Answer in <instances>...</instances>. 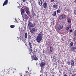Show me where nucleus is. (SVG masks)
<instances>
[{
  "label": "nucleus",
  "mask_w": 76,
  "mask_h": 76,
  "mask_svg": "<svg viewBox=\"0 0 76 76\" xmlns=\"http://www.w3.org/2000/svg\"><path fill=\"white\" fill-rule=\"evenodd\" d=\"M37 31V30H36V31Z\"/></svg>",
  "instance_id": "51"
},
{
  "label": "nucleus",
  "mask_w": 76,
  "mask_h": 76,
  "mask_svg": "<svg viewBox=\"0 0 76 76\" xmlns=\"http://www.w3.org/2000/svg\"><path fill=\"white\" fill-rule=\"evenodd\" d=\"M21 14L22 16L24 15V9H22L21 10Z\"/></svg>",
  "instance_id": "19"
},
{
  "label": "nucleus",
  "mask_w": 76,
  "mask_h": 76,
  "mask_svg": "<svg viewBox=\"0 0 76 76\" xmlns=\"http://www.w3.org/2000/svg\"><path fill=\"white\" fill-rule=\"evenodd\" d=\"M32 58H33V59H34V60L35 61H37V60H38V58L37 57L35 56H33Z\"/></svg>",
  "instance_id": "10"
},
{
  "label": "nucleus",
  "mask_w": 76,
  "mask_h": 76,
  "mask_svg": "<svg viewBox=\"0 0 76 76\" xmlns=\"http://www.w3.org/2000/svg\"><path fill=\"white\" fill-rule=\"evenodd\" d=\"M53 7L54 9H57V5L54 4L53 5Z\"/></svg>",
  "instance_id": "20"
},
{
  "label": "nucleus",
  "mask_w": 76,
  "mask_h": 76,
  "mask_svg": "<svg viewBox=\"0 0 76 76\" xmlns=\"http://www.w3.org/2000/svg\"><path fill=\"white\" fill-rule=\"evenodd\" d=\"M64 76H67V75H66V74H64Z\"/></svg>",
  "instance_id": "39"
},
{
  "label": "nucleus",
  "mask_w": 76,
  "mask_h": 76,
  "mask_svg": "<svg viewBox=\"0 0 76 76\" xmlns=\"http://www.w3.org/2000/svg\"><path fill=\"white\" fill-rule=\"evenodd\" d=\"M15 70H16V69H15Z\"/></svg>",
  "instance_id": "53"
},
{
  "label": "nucleus",
  "mask_w": 76,
  "mask_h": 76,
  "mask_svg": "<svg viewBox=\"0 0 76 76\" xmlns=\"http://www.w3.org/2000/svg\"><path fill=\"white\" fill-rule=\"evenodd\" d=\"M69 32L70 33L72 32H73V30L72 29H71L70 31H69Z\"/></svg>",
  "instance_id": "32"
},
{
  "label": "nucleus",
  "mask_w": 76,
  "mask_h": 76,
  "mask_svg": "<svg viewBox=\"0 0 76 76\" xmlns=\"http://www.w3.org/2000/svg\"><path fill=\"white\" fill-rule=\"evenodd\" d=\"M28 37V34H27V33H25L24 34V38H27Z\"/></svg>",
  "instance_id": "21"
},
{
  "label": "nucleus",
  "mask_w": 76,
  "mask_h": 76,
  "mask_svg": "<svg viewBox=\"0 0 76 76\" xmlns=\"http://www.w3.org/2000/svg\"><path fill=\"white\" fill-rule=\"evenodd\" d=\"M76 44V42L74 43V44Z\"/></svg>",
  "instance_id": "47"
},
{
  "label": "nucleus",
  "mask_w": 76,
  "mask_h": 76,
  "mask_svg": "<svg viewBox=\"0 0 76 76\" xmlns=\"http://www.w3.org/2000/svg\"><path fill=\"white\" fill-rule=\"evenodd\" d=\"M45 63H44V62H41L40 64V66L41 67H44L45 65Z\"/></svg>",
  "instance_id": "8"
},
{
  "label": "nucleus",
  "mask_w": 76,
  "mask_h": 76,
  "mask_svg": "<svg viewBox=\"0 0 76 76\" xmlns=\"http://www.w3.org/2000/svg\"><path fill=\"white\" fill-rule=\"evenodd\" d=\"M6 73L7 74V75H9V71H6Z\"/></svg>",
  "instance_id": "33"
},
{
  "label": "nucleus",
  "mask_w": 76,
  "mask_h": 76,
  "mask_svg": "<svg viewBox=\"0 0 76 76\" xmlns=\"http://www.w3.org/2000/svg\"><path fill=\"white\" fill-rule=\"evenodd\" d=\"M50 53H52V52H53V47L52 46H50Z\"/></svg>",
  "instance_id": "22"
},
{
  "label": "nucleus",
  "mask_w": 76,
  "mask_h": 76,
  "mask_svg": "<svg viewBox=\"0 0 76 76\" xmlns=\"http://www.w3.org/2000/svg\"><path fill=\"white\" fill-rule=\"evenodd\" d=\"M25 1V0H23V2H25V1Z\"/></svg>",
  "instance_id": "40"
},
{
  "label": "nucleus",
  "mask_w": 76,
  "mask_h": 76,
  "mask_svg": "<svg viewBox=\"0 0 76 76\" xmlns=\"http://www.w3.org/2000/svg\"><path fill=\"white\" fill-rule=\"evenodd\" d=\"M65 18H66V16L64 15H61L59 17V19L60 20L64 19H65Z\"/></svg>",
  "instance_id": "3"
},
{
  "label": "nucleus",
  "mask_w": 76,
  "mask_h": 76,
  "mask_svg": "<svg viewBox=\"0 0 76 76\" xmlns=\"http://www.w3.org/2000/svg\"><path fill=\"white\" fill-rule=\"evenodd\" d=\"M31 52L30 53V54L31 55V58H32V57H33V56H34V54H35L34 53H33V52H32V50H31Z\"/></svg>",
  "instance_id": "16"
},
{
  "label": "nucleus",
  "mask_w": 76,
  "mask_h": 76,
  "mask_svg": "<svg viewBox=\"0 0 76 76\" xmlns=\"http://www.w3.org/2000/svg\"><path fill=\"white\" fill-rule=\"evenodd\" d=\"M43 7L44 9L47 8V3L45 2H44L43 3Z\"/></svg>",
  "instance_id": "6"
},
{
  "label": "nucleus",
  "mask_w": 76,
  "mask_h": 76,
  "mask_svg": "<svg viewBox=\"0 0 76 76\" xmlns=\"http://www.w3.org/2000/svg\"><path fill=\"white\" fill-rule=\"evenodd\" d=\"M21 40H22V41H25V39H23V38H21Z\"/></svg>",
  "instance_id": "35"
},
{
  "label": "nucleus",
  "mask_w": 76,
  "mask_h": 76,
  "mask_svg": "<svg viewBox=\"0 0 76 76\" xmlns=\"http://www.w3.org/2000/svg\"><path fill=\"white\" fill-rule=\"evenodd\" d=\"M33 25L34 26H35V25H36V23H34Z\"/></svg>",
  "instance_id": "36"
},
{
  "label": "nucleus",
  "mask_w": 76,
  "mask_h": 76,
  "mask_svg": "<svg viewBox=\"0 0 76 76\" xmlns=\"http://www.w3.org/2000/svg\"><path fill=\"white\" fill-rule=\"evenodd\" d=\"M70 63L72 66H74L75 65V63H74V61L73 60H71Z\"/></svg>",
  "instance_id": "14"
},
{
  "label": "nucleus",
  "mask_w": 76,
  "mask_h": 76,
  "mask_svg": "<svg viewBox=\"0 0 76 76\" xmlns=\"http://www.w3.org/2000/svg\"><path fill=\"white\" fill-rule=\"evenodd\" d=\"M29 45L30 48V50H32V48H33V47H32V44H31V42H29Z\"/></svg>",
  "instance_id": "17"
},
{
  "label": "nucleus",
  "mask_w": 76,
  "mask_h": 76,
  "mask_svg": "<svg viewBox=\"0 0 76 76\" xmlns=\"http://www.w3.org/2000/svg\"><path fill=\"white\" fill-rule=\"evenodd\" d=\"M28 71H26V74L27 73H28Z\"/></svg>",
  "instance_id": "44"
},
{
  "label": "nucleus",
  "mask_w": 76,
  "mask_h": 76,
  "mask_svg": "<svg viewBox=\"0 0 76 76\" xmlns=\"http://www.w3.org/2000/svg\"><path fill=\"white\" fill-rule=\"evenodd\" d=\"M25 44V45H26V43Z\"/></svg>",
  "instance_id": "50"
},
{
  "label": "nucleus",
  "mask_w": 76,
  "mask_h": 76,
  "mask_svg": "<svg viewBox=\"0 0 76 76\" xmlns=\"http://www.w3.org/2000/svg\"><path fill=\"white\" fill-rule=\"evenodd\" d=\"M26 8L27 10H25L26 12V14H27V15L28 16H29V14H30V12H29V10H28V7H26Z\"/></svg>",
  "instance_id": "7"
},
{
  "label": "nucleus",
  "mask_w": 76,
  "mask_h": 76,
  "mask_svg": "<svg viewBox=\"0 0 76 76\" xmlns=\"http://www.w3.org/2000/svg\"><path fill=\"white\" fill-rule=\"evenodd\" d=\"M28 70H29V68H28Z\"/></svg>",
  "instance_id": "46"
},
{
  "label": "nucleus",
  "mask_w": 76,
  "mask_h": 76,
  "mask_svg": "<svg viewBox=\"0 0 76 76\" xmlns=\"http://www.w3.org/2000/svg\"><path fill=\"white\" fill-rule=\"evenodd\" d=\"M67 22L69 23H71V20H70V18H68L67 19Z\"/></svg>",
  "instance_id": "25"
},
{
  "label": "nucleus",
  "mask_w": 76,
  "mask_h": 76,
  "mask_svg": "<svg viewBox=\"0 0 76 76\" xmlns=\"http://www.w3.org/2000/svg\"><path fill=\"white\" fill-rule=\"evenodd\" d=\"M72 76H75L74 75H72Z\"/></svg>",
  "instance_id": "43"
},
{
  "label": "nucleus",
  "mask_w": 76,
  "mask_h": 76,
  "mask_svg": "<svg viewBox=\"0 0 76 76\" xmlns=\"http://www.w3.org/2000/svg\"><path fill=\"white\" fill-rule=\"evenodd\" d=\"M63 26L62 25H60L58 26V30L59 31L61 29L63 28Z\"/></svg>",
  "instance_id": "13"
},
{
  "label": "nucleus",
  "mask_w": 76,
  "mask_h": 76,
  "mask_svg": "<svg viewBox=\"0 0 76 76\" xmlns=\"http://www.w3.org/2000/svg\"><path fill=\"white\" fill-rule=\"evenodd\" d=\"M38 3L39 5L40 6H42V3H43V2H42V0H38Z\"/></svg>",
  "instance_id": "5"
},
{
  "label": "nucleus",
  "mask_w": 76,
  "mask_h": 76,
  "mask_svg": "<svg viewBox=\"0 0 76 76\" xmlns=\"http://www.w3.org/2000/svg\"><path fill=\"white\" fill-rule=\"evenodd\" d=\"M75 1L76 2V0H75Z\"/></svg>",
  "instance_id": "48"
},
{
  "label": "nucleus",
  "mask_w": 76,
  "mask_h": 76,
  "mask_svg": "<svg viewBox=\"0 0 76 76\" xmlns=\"http://www.w3.org/2000/svg\"><path fill=\"white\" fill-rule=\"evenodd\" d=\"M20 76H22V75H21Z\"/></svg>",
  "instance_id": "52"
},
{
  "label": "nucleus",
  "mask_w": 76,
  "mask_h": 76,
  "mask_svg": "<svg viewBox=\"0 0 76 76\" xmlns=\"http://www.w3.org/2000/svg\"><path fill=\"white\" fill-rule=\"evenodd\" d=\"M10 27L11 28H14L15 27V25H11L10 26Z\"/></svg>",
  "instance_id": "29"
},
{
  "label": "nucleus",
  "mask_w": 76,
  "mask_h": 76,
  "mask_svg": "<svg viewBox=\"0 0 76 76\" xmlns=\"http://www.w3.org/2000/svg\"><path fill=\"white\" fill-rule=\"evenodd\" d=\"M74 39H75V40H76V37H74Z\"/></svg>",
  "instance_id": "38"
},
{
  "label": "nucleus",
  "mask_w": 76,
  "mask_h": 76,
  "mask_svg": "<svg viewBox=\"0 0 76 76\" xmlns=\"http://www.w3.org/2000/svg\"><path fill=\"white\" fill-rule=\"evenodd\" d=\"M31 13L32 14V16H35V11H34V10H31Z\"/></svg>",
  "instance_id": "11"
},
{
  "label": "nucleus",
  "mask_w": 76,
  "mask_h": 76,
  "mask_svg": "<svg viewBox=\"0 0 76 76\" xmlns=\"http://www.w3.org/2000/svg\"><path fill=\"white\" fill-rule=\"evenodd\" d=\"M44 31H43L42 30L41 32L39 33L37 37L36 38V41L38 43H40V41L42 40V35H43V33Z\"/></svg>",
  "instance_id": "1"
},
{
  "label": "nucleus",
  "mask_w": 76,
  "mask_h": 76,
  "mask_svg": "<svg viewBox=\"0 0 76 76\" xmlns=\"http://www.w3.org/2000/svg\"><path fill=\"white\" fill-rule=\"evenodd\" d=\"M53 59L54 60H56V58H57V57L56 56H53Z\"/></svg>",
  "instance_id": "24"
},
{
  "label": "nucleus",
  "mask_w": 76,
  "mask_h": 76,
  "mask_svg": "<svg viewBox=\"0 0 76 76\" xmlns=\"http://www.w3.org/2000/svg\"><path fill=\"white\" fill-rule=\"evenodd\" d=\"M28 22L27 25L29 28V30H31V28H34V26L33 23H31V21L28 20Z\"/></svg>",
  "instance_id": "2"
},
{
  "label": "nucleus",
  "mask_w": 76,
  "mask_h": 76,
  "mask_svg": "<svg viewBox=\"0 0 76 76\" xmlns=\"http://www.w3.org/2000/svg\"><path fill=\"white\" fill-rule=\"evenodd\" d=\"M73 45V42H71L69 44L70 47H72Z\"/></svg>",
  "instance_id": "26"
},
{
  "label": "nucleus",
  "mask_w": 76,
  "mask_h": 76,
  "mask_svg": "<svg viewBox=\"0 0 76 76\" xmlns=\"http://www.w3.org/2000/svg\"><path fill=\"white\" fill-rule=\"evenodd\" d=\"M31 36L30 35H28V38L29 39H31Z\"/></svg>",
  "instance_id": "31"
},
{
  "label": "nucleus",
  "mask_w": 76,
  "mask_h": 76,
  "mask_svg": "<svg viewBox=\"0 0 76 76\" xmlns=\"http://www.w3.org/2000/svg\"><path fill=\"white\" fill-rule=\"evenodd\" d=\"M0 76H4L2 75H0Z\"/></svg>",
  "instance_id": "45"
},
{
  "label": "nucleus",
  "mask_w": 76,
  "mask_h": 76,
  "mask_svg": "<svg viewBox=\"0 0 76 76\" xmlns=\"http://www.w3.org/2000/svg\"><path fill=\"white\" fill-rule=\"evenodd\" d=\"M57 13V12L55 11L53 13L52 15L53 16H56V14Z\"/></svg>",
  "instance_id": "23"
},
{
  "label": "nucleus",
  "mask_w": 76,
  "mask_h": 76,
  "mask_svg": "<svg viewBox=\"0 0 76 76\" xmlns=\"http://www.w3.org/2000/svg\"><path fill=\"white\" fill-rule=\"evenodd\" d=\"M60 12H61V11L60 10H57V13H60Z\"/></svg>",
  "instance_id": "30"
},
{
  "label": "nucleus",
  "mask_w": 76,
  "mask_h": 76,
  "mask_svg": "<svg viewBox=\"0 0 76 76\" xmlns=\"http://www.w3.org/2000/svg\"><path fill=\"white\" fill-rule=\"evenodd\" d=\"M54 0H50V1L52 3H53V2H54Z\"/></svg>",
  "instance_id": "34"
},
{
  "label": "nucleus",
  "mask_w": 76,
  "mask_h": 76,
  "mask_svg": "<svg viewBox=\"0 0 76 76\" xmlns=\"http://www.w3.org/2000/svg\"><path fill=\"white\" fill-rule=\"evenodd\" d=\"M30 30V32L31 33V34H35V31L36 30V29L35 28H31V30Z\"/></svg>",
  "instance_id": "4"
},
{
  "label": "nucleus",
  "mask_w": 76,
  "mask_h": 76,
  "mask_svg": "<svg viewBox=\"0 0 76 76\" xmlns=\"http://www.w3.org/2000/svg\"><path fill=\"white\" fill-rule=\"evenodd\" d=\"M67 12H69V9H68L67 10Z\"/></svg>",
  "instance_id": "42"
},
{
  "label": "nucleus",
  "mask_w": 76,
  "mask_h": 76,
  "mask_svg": "<svg viewBox=\"0 0 76 76\" xmlns=\"http://www.w3.org/2000/svg\"><path fill=\"white\" fill-rule=\"evenodd\" d=\"M70 50L72 51H73L74 52L75 51H76V47L74 46L72 47L71 48Z\"/></svg>",
  "instance_id": "9"
},
{
  "label": "nucleus",
  "mask_w": 76,
  "mask_h": 76,
  "mask_svg": "<svg viewBox=\"0 0 76 76\" xmlns=\"http://www.w3.org/2000/svg\"><path fill=\"white\" fill-rule=\"evenodd\" d=\"M74 15L75 16H76V10H74Z\"/></svg>",
  "instance_id": "27"
},
{
  "label": "nucleus",
  "mask_w": 76,
  "mask_h": 76,
  "mask_svg": "<svg viewBox=\"0 0 76 76\" xmlns=\"http://www.w3.org/2000/svg\"><path fill=\"white\" fill-rule=\"evenodd\" d=\"M68 63L69 64H70V62L68 61Z\"/></svg>",
  "instance_id": "41"
},
{
  "label": "nucleus",
  "mask_w": 76,
  "mask_h": 76,
  "mask_svg": "<svg viewBox=\"0 0 76 76\" xmlns=\"http://www.w3.org/2000/svg\"><path fill=\"white\" fill-rule=\"evenodd\" d=\"M75 9H76V7H75Z\"/></svg>",
  "instance_id": "49"
},
{
  "label": "nucleus",
  "mask_w": 76,
  "mask_h": 76,
  "mask_svg": "<svg viewBox=\"0 0 76 76\" xmlns=\"http://www.w3.org/2000/svg\"><path fill=\"white\" fill-rule=\"evenodd\" d=\"M69 42H71V41H72V40H71V39H69Z\"/></svg>",
  "instance_id": "37"
},
{
  "label": "nucleus",
  "mask_w": 76,
  "mask_h": 76,
  "mask_svg": "<svg viewBox=\"0 0 76 76\" xmlns=\"http://www.w3.org/2000/svg\"><path fill=\"white\" fill-rule=\"evenodd\" d=\"M69 28H70V25L68 24L67 25V27H66V31H69Z\"/></svg>",
  "instance_id": "18"
},
{
  "label": "nucleus",
  "mask_w": 76,
  "mask_h": 76,
  "mask_svg": "<svg viewBox=\"0 0 76 76\" xmlns=\"http://www.w3.org/2000/svg\"><path fill=\"white\" fill-rule=\"evenodd\" d=\"M7 3H8V0H5L3 4V6H4L7 5Z\"/></svg>",
  "instance_id": "12"
},
{
  "label": "nucleus",
  "mask_w": 76,
  "mask_h": 76,
  "mask_svg": "<svg viewBox=\"0 0 76 76\" xmlns=\"http://www.w3.org/2000/svg\"><path fill=\"white\" fill-rule=\"evenodd\" d=\"M24 17H25L24 19H25L26 20V21H27V20H28V19H29V17L27 15L25 14Z\"/></svg>",
  "instance_id": "15"
},
{
  "label": "nucleus",
  "mask_w": 76,
  "mask_h": 76,
  "mask_svg": "<svg viewBox=\"0 0 76 76\" xmlns=\"http://www.w3.org/2000/svg\"><path fill=\"white\" fill-rule=\"evenodd\" d=\"M73 34L75 36V37H76V30H75L73 32Z\"/></svg>",
  "instance_id": "28"
}]
</instances>
